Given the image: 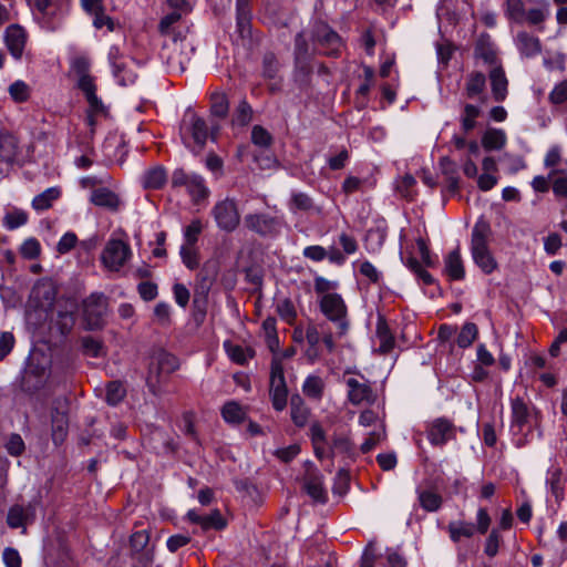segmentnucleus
Masks as SVG:
<instances>
[{"label":"nucleus","instance_id":"1","mask_svg":"<svg viewBox=\"0 0 567 567\" xmlns=\"http://www.w3.org/2000/svg\"><path fill=\"white\" fill-rule=\"evenodd\" d=\"M219 125L206 121L192 110H186L179 126L181 138L186 147L193 152H200L207 140H216Z\"/></svg>","mask_w":567,"mask_h":567},{"label":"nucleus","instance_id":"2","mask_svg":"<svg viewBox=\"0 0 567 567\" xmlns=\"http://www.w3.org/2000/svg\"><path fill=\"white\" fill-rule=\"evenodd\" d=\"M489 233L491 229L486 223H476L471 236L472 259L485 275H491L498 267L488 247Z\"/></svg>","mask_w":567,"mask_h":567},{"label":"nucleus","instance_id":"3","mask_svg":"<svg viewBox=\"0 0 567 567\" xmlns=\"http://www.w3.org/2000/svg\"><path fill=\"white\" fill-rule=\"evenodd\" d=\"M322 315L336 326L337 336L343 337L350 328L348 307L339 293H326L319 298Z\"/></svg>","mask_w":567,"mask_h":567},{"label":"nucleus","instance_id":"4","mask_svg":"<svg viewBox=\"0 0 567 567\" xmlns=\"http://www.w3.org/2000/svg\"><path fill=\"white\" fill-rule=\"evenodd\" d=\"M109 301L102 292H93L82 302V319L86 330L101 329L105 323Z\"/></svg>","mask_w":567,"mask_h":567},{"label":"nucleus","instance_id":"5","mask_svg":"<svg viewBox=\"0 0 567 567\" xmlns=\"http://www.w3.org/2000/svg\"><path fill=\"white\" fill-rule=\"evenodd\" d=\"M172 188L185 187L192 200L197 204L206 199L210 190L204 177L196 173H187L183 168H176L171 177Z\"/></svg>","mask_w":567,"mask_h":567},{"label":"nucleus","instance_id":"6","mask_svg":"<svg viewBox=\"0 0 567 567\" xmlns=\"http://www.w3.org/2000/svg\"><path fill=\"white\" fill-rule=\"evenodd\" d=\"M70 11L69 0H55L41 12L34 13V19L41 29L54 32L62 28Z\"/></svg>","mask_w":567,"mask_h":567},{"label":"nucleus","instance_id":"7","mask_svg":"<svg viewBox=\"0 0 567 567\" xmlns=\"http://www.w3.org/2000/svg\"><path fill=\"white\" fill-rule=\"evenodd\" d=\"M269 393L274 409L282 411L287 405L288 389L282 362L279 357H274L271 360Z\"/></svg>","mask_w":567,"mask_h":567},{"label":"nucleus","instance_id":"8","mask_svg":"<svg viewBox=\"0 0 567 567\" xmlns=\"http://www.w3.org/2000/svg\"><path fill=\"white\" fill-rule=\"evenodd\" d=\"M212 216L217 227L226 233L234 231L240 223L237 203L234 198L229 197L218 200L213 206Z\"/></svg>","mask_w":567,"mask_h":567},{"label":"nucleus","instance_id":"9","mask_svg":"<svg viewBox=\"0 0 567 567\" xmlns=\"http://www.w3.org/2000/svg\"><path fill=\"white\" fill-rule=\"evenodd\" d=\"M131 256L132 250L127 243L111 238L102 251L101 261L107 270L120 271Z\"/></svg>","mask_w":567,"mask_h":567},{"label":"nucleus","instance_id":"10","mask_svg":"<svg viewBox=\"0 0 567 567\" xmlns=\"http://www.w3.org/2000/svg\"><path fill=\"white\" fill-rule=\"evenodd\" d=\"M312 37L327 55H338L343 47L341 37L322 20L315 21Z\"/></svg>","mask_w":567,"mask_h":567},{"label":"nucleus","instance_id":"11","mask_svg":"<svg viewBox=\"0 0 567 567\" xmlns=\"http://www.w3.org/2000/svg\"><path fill=\"white\" fill-rule=\"evenodd\" d=\"M245 225L251 231L264 236H277L282 228V220L269 214L256 213L245 216Z\"/></svg>","mask_w":567,"mask_h":567},{"label":"nucleus","instance_id":"12","mask_svg":"<svg viewBox=\"0 0 567 567\" xmlns=\"http://www.w3.org/2000/svg\"><path fill=\"white\" fill-rule=\"evenodd\" d=\"M511 431L514 435L523 434L525 429L530 425L533 419H536L537 412L519 396L511 400Z\"/></svg>","mask_w":567,"mask_h":567},{"label":"nucleus","instance_id":"13","mask_svg":"<svg viewBox=\"0 0 567 567\" xmlns=\"http://www.w3.org/2000/svg\"><path fill=\"white\" fill-rule=\"evenodd\" d=\"M348 389V400L353 405H360L362 403H373L375 400L371 383L363 375H360V380L357 378H348L346 380Z\"/></svg>","mask_w":567,"mask_h":567},{"label":"nucleus","instance_id":"14","mask_svg":"<svg viewBox=\"0 0 567 567\" xmlns=\"http://www.w3.org/2000/svg\"><path fill=\"white\" fill-rule=\"evenodd\" d=\"M35 519V503L13 504L7 513V525L12 529L23 528Z\"/></svg>","mask_w":567,"mask_h":567},{"label":"nucleus","instance_id":"15","mask_svg":"<svg viewBox=\"0 0 567 567\" xmlns=\"http://www.w3.org/2000/svg\"><path fill=\"white\" fill-rule=\"evenodd\" d=\"M107 60L113 76L120 85L126 86L135 82L137 75L133 70H128L127 75H122V71L125 69V58L117 45L110 47Z\"/></svg>","mask_w":567,"mask_h":567},{"label":"nucleus","instance_id":"16","mask_svg":"<svg viewBox=\"0 0 567 567\" xmlns=\"http://www.w3.org/2000/svg\"><path fill=\"white\" fill-rule=\"evenodd\" d=\"M453 436L454 426L447 419H435L427 427V440L434 446L445 445Z\"/></svg>","mask_w":567,"mask_h":567},{"label":"nucleus","instance_id":"17","mask_svg":"<svg viewBox=\"0 0 567 567\" xmlns=\"http://www.w3.org/2000/svg\"><path fill=\"white\" fill-rule=\"evenodd\" d=\"M27 31L19 24H11L6 29L4 41L10 54L19 60L22 58L27 44Z\"/></svg>","mask_w":567,"mask_h":567},{"label":"nucleus","instance_id":"18","mask_svg":"<svg viewBox=\"0 0 567 567\" xmlns=\"http://www.w3.org/2000/svg\"><path fill=\"white\" fill-rule=\"evenodd\" d=\"M186 516L190 523L199 525L205 532L210 529L221 530L226 527V520L218 509L209 514H200L196 509H189Z\"/></svg>","mask_w":567,"mask_h":567},{"label":"nucleus","instance_id":"19","mask_svg":"<svg viewBox=\"0 0 567 567\" xmlns=\"http://www.w3.org/2000/svg\"><path fill=\"white\" fill-rule=\"evenodd\" d=\"M309 436L318 460L333 458L330 442L320 423L315 422L310 425Z\"/></svg>","mask_w":567,"mask_h":567},{"label":"nucleus","instance_id":"20","mask_svg":"<svg viewBox=\"0 0 567 567\" xmlns=\"http://www.w3.org/2000/svg\"><path fill=\"white\" fill-rule=\"evenodd\" d=\"M481 105L468 102H464L461 104L457 120L464 135L470 134L477 127L478 118L481 117Z\"/></svg>","mask_w":567,"mask_h":567},{"label":"nucleus","instance_id":"21","mask_svg":"<svg viewBox=\"0 0 567 567\" xmlns=\"http://www.w3.org/2000/svg\"><path fill=\"white\" fill-rule=\"evenodd\" d=\"M388 236L386 220L381 218L377 219L372 227L367 231L364 244L369 252H379Z\"/></svg>","mask_w":567,"mask_h":567},{"label":"nucleus","instance_id":"22","mask_svg":"<svg viewBox=\"0 0 567 567\" xmlns=\"http://www.w3.org/2000/svg\"><path fill=\"white\" fill-rule=\"evenodd\" d=\"M567 482V475L563 472L559 466L551 465L547 470L546 474V486L547 491L555 498V502L559 503L565 496V485Z\"/></svg>","mask_w":567,"mask_h":567},{"label":"nucleus","instance_id":"23","mask_svg":"<svg viewBox=\"0 0 567 567\" xmlns=\"http://www.w3.org/2000/svg\"><path fill=\"white\" fill-rule=\"evenodd\" d=\"M486 76L481 71H472L466 75L464 95L468 100L485 101Z\"/></svg>","mask_w":567,"mask_h":567},{"label":"nucleus","instance_id":"24","mask_svg":"<svg viewBox=\"0 0 567 567\" xmlns=\"http://www.w3.org/2000/svg\"><path fill=\"white\" fill-rule=\"evenodd\" d=\"M90 202L110 212H117L122 206L120 196L107 187L94 188L91 193Z\"/></svg>","mask_w":567,"mask_h":567},{"label":"nucleus","instance_id":"25","mask_svg":"<svg viewBox=\"0 0 567 567\" xmlns=\"http://www.w3.org/2000/svg\"><path fill=\"white\" fill-rule=\"evenodd\" d=\"M492 97L495 102H504L508 95V80L502 66H494L488 72Z\"/></svg>","mask_w":567,"mask_h":567},{"label":"nucleus","instance_id":"26","mask_svg":"<svg viewBox=\"0 0 567 567\" xmlns=\"http://www.w3.org/2000/svg\"><path fill=\"white\" fill-rule=\"evenodd\" d=\"M474 56L488 66H501L498 64L497 51L488 34L480 37L475 44Z\"/></svg>","mask_w":567,"mask_h":567},{"label":"nucleus","instance_id":"27","mask_svg":"<svg viewBox=\"0 0 567 567\" xmlns=\"http://www.w3.org/2000/svg\"><path fill=\"white\" fill-rule=\"evenodd\" d=\"M140 183L142 187L147 190L161 189L167 183V172L164 166L155 165L144 171Z\"/></svg>","mask_w":567,"mask_h":567},{"label":"nucleus","instance_id":"28","mask_svg":"<svg viewBox=\"0 0 567 567\" xmlns=\"http://www.w3.org/2000/svg\"><path fill=\"white\" fill-rule=\"evenodd\" d=\"M443 271L452 281H461L465 278V268L458 247L444 257Z\"/></svg>","mask_w":567,"mask_h":567},{"label":"nucleus","instance_id":"29","mask_svg":"<svg viewBox=\"0 0 567 567\" xmlns=\"http://www.w3.org/2000/svg\"><path fill=\"white\" fill-rule=\"evenodd\" d=\"M213 281H214V278L207 276L203 271L197 275V281H196V287L194 290L193 303H194V307L198 311H200L203 317L206 313L207 297H208V292L212 288Z\"/></svg>","mask_w":567,"mask_h":567},{"label":"nucleus","instance_id":"30","mask_svg":"<svg viewBox=\"0 0 567 567\" xmlns=\"http://www.w3.org/2000/svg\"><path fill=\"white\" fill-rule=\"evenodd\" d=\"M303 487L307 494L316 502L326 503L327 502V489L323 485V476L318 473H309L305 478Z\"/></svg>","mask_w":567,"mask_h":567},{"label":"nucleus","instance_id":"31","mask_svg":"<svg viewBox=\"0 0 567 567\" xmlns=\"http://www.w3.org/2000/svg\"><path fill=\"white\" fill-rule=\"evenodd\" d=\"M330 445L333 458L340 456L343 461H352L355 456L354 444L346 434H334Z\"/></svg>","mask_w":567,"mask_h":567},{"label":"nucleus","instance_id":"32","mask_svg":"<svg viewBox=\"0 0 567 567\" xmlns=\"http://www.w3.org/2000/svg\"><path fill=\"white\" fill-rule=\"evenodd\" d=\"M326 382L319 374H309L301 386L306 398L313 402H320L323 398Z\"/></svg>","mask_w":567,"mask_h":567},{"label":"nucleus","instance_id":"33","mask_svg":"<svg viewBox=\"0 0 567 567\" xmlns=\"http://www.w3.org/2000/svg\"><path fill=\"white\" fill-rule=\"evenodd\" d=\"M516 45L520 54L526 58L536 56L542 51L540 40L525 31L517 33Z\"/></svg>","mask_w":567,"mask_h":567},{"label":"nucleus","instance_id":"34","mask_svg":"<svg viewBox=\"0 0 567 567\" xmlns=\"http://www.w3.org/2000/svg\"><path fill=\"white\" fill-rule=\"evenodd\" d=\"M535 7L525 11L524 22L529 25H540L550 16V4L548 0H534Z\"/></svg>","mask_w":567,"mask_h":567},{"label":"nucleus","instance_id":"35","mask_svg":"<svg viewBox=\"0 0 567 567\" xmlns=\"http://www.w3.org/2000/svg\"><path fill=\"white\" fill-rule=\"evenodd\" d=\"M481 142L486 151H501L506 145L507 136L503 128L488 127L482 135Z\"/></svg>","mask_w":567,"mask_h":567},{"label":"nucleus","instance_id":"36","mask_svg":"<svg viewBox=\"0 0 567 567\" xmlns=\"http://www.w3.org/2000/svg\"><path fill=\"white\" fill-rule=\"evenodd\" d=\"M310 410L299 394H293L290 399V416L293 424L302 427L307 424Z\"/></svg>","mask_w":567,"mask_h":567},{"label":"nucleus","instance_id":"37","mask_svg":"<svg viewBox=\"0 0 567 567\" xmlns=\"http://www.w3.org/2000/svg\"><path fill=\"white\" fill-rule=\"evenodd\" d=\"M223 346L228 358L237 364L245 365L255 357V351L249 347L235 344L229 340H226Z\"/></svg>","mask_w":567,"mask_h":567},{"label":"nucleus","instance_id":"38","mask_svg":"<svg viewBox=\"0 0 567 567\" xmlns=\"http://www.w3.org/2000/svg\"><path fill=\"white\" fill-rule=\"evenodd\" d=\"M52 440L55 445L62 444L68 434L69 420L66 412L58 409L52 412Z\"/></svg>","mask_w":567,"mask_h":567},{"label":"nucleus","instance_id":"39","mask_svg":"<svg viewBox=\"0 0 567 567\" xmlns=\"http://www.w3.org/2000/svg\"><path fill=\"white\" fill-rule=\"evenodd\" d=\"M221 416L229 424H240L247 417V409L237 401H228L221 408Z\"/></svg>","mask_w":567,"mask_h":567},{"label":"nucleus","instance_id":"40","mask_svg":"<svg viewBox=\"0 0 567 567\" xmlns=\"http://www.w3.org/2000/svg\"><path fill=\"white\" fill-rule=\"evenodd\" d=\"M450 538L454 543H458L461 538H471L475 534V525L465 520H453L447 525Z\"/></svg>","mask_w":567,"mask_h":567},{"label":"nucleus","instance_id":"41","mask_svg":"<svg viewBox=\"0 0 567 567\" xmlns=\"http://www.w3.org/2000/svg\"><path fill=\"white\" fill-rule=\"evenodd\" d=\"M375 336L379 341V351L381 353H388L394 348V337L382 318L378 320Z\"/></svg>","mask_w":567,"mask_h":567},{"label":"nucleus","instance_id":"42","mask_svg":"<svg viewBox=\"0 0 567 567\" xmlns=\"http://www.w3.org/2000/svg\"><path fill=\"white\" fill-rule=\"evenodd\" d=\"M60 196L61 190L59 187H49L32 199V207L37 212L47 210Z\"/></svg>","mask_w":567,"mask_h":567},{"label":"nucleus","instance_id":"43","mask_svg":"<svg viewBox=\"0 0 567 567\" xmlns=\"http://www.w3.org/2000/svg\"><path fill=\"white\" fill-rule=\"evenodd\" d=\"M417 501L420 506L426 512H436L442 506V496L431 489H417Z\"/></svg>","mask_w":567,"mask_h":567},{"label":"nucleus","instance_id":"44","mask_svg":"<svg viewBox=\"0 0 567 567\" xmlns=\"http://www.w3.org/2000/svg\"><path fill=\"white\" fill-rule=\"evenodd\" d=\"M18 152L17 138L8 133H0V159L2 162H12Z\"/></svg>","mask_w":567,"mask_h":567},{"label":"nucleus","instance_id":"45","mask_svg":"<svg viewBox=\"0 0 567 567\" xmlns=\"http://www.w3.org/2000/svg\"><path fill=\"white\" fill-rule=\"evenodd\" d=\"M548 178L551 182L554 195L556 197H567V172L564 169H551Z\"/></svg>","mask_w":567,"mask_h":567},{"label":"nucleus","instance_id":"46","mask_svg":"<svg viewBox=\"0 0 567 567\" xmlns=\"http://www.w3.org/2000/svg\"><path fill=\"white\" fill-rule=\"evenodd\" d=\"M478 337V328L474 322H466L461 328L457 337L456 344L461 349H466L473 344Z\"/></svg>","mask_w":567,"mask_h":567},{"label":"nucleus","instance_id":"47","mask_svg":"<svg viewBox=\"0 0 567 567\" xmlns=\"http://www.w3.org/2000/svg\"><path fill=\"white\" fill-rule=\"evenodd\" d=\"M82 351L85 355L91 358H100L105 354L103 342L91 336H85L81 339Z\"/></svg>","mask_w":567,"mask_h":567},{"label":"nucleus","instance_id":"48","mask_svg":"<svg viewBox=\"0 0 567 567\" xmlns=\"http://www.w3.org/2000/svg\"><path fill=\"white\" fill-rule=\"evenodd\" d=\"M179 256L182 258L183 264L189 270H194L199 266V252L196 245H185L183 244L179 249Z\"/></svg>","mask_w":567,"mask_h":567},{"label":"nucleus","instance_id":"49","mask_svg":"<svg viewBox=\"0 0 567 567\" xmlns=\"http://www.w3.org/2000/svg\"><path fill=\"white\" fill-rule=\"evenodd\" d=\"M252 118V109L245 100L240 101L233 115V125L246 126Z\"/></svg>","mask_w":567,"mask_h":567},{"label":"nucleus","instance_id":"50","mask_svg":"<svg viewBox=\"0 0 567 567\" xmlns=\"http://www.w3.org/2000/svg\"><path fill=\"white\" fill-rule=\"evenodd\" d=\"M276 311L281 320L288 324H292L297 318L295 305L288 298H284L277 302Z\"/></svg>","mask_w":567,"mask_h":567},{"label":"nucleus","instance_id":"51","mask_svg":"<svg viewBox=\"0 0 567 567\" xmlns=\"http://www.w3.org/2000/svg\"><path fill=\"white\" fill-rule=\"evenodd\" d=\"M405 266L421 280L424 285L430 286L434 282V278L429 271H426L421 262L413 256H410L405 260Z\"/></svg>","mask_w":567,"mask_h":567},{"label":"nucleus","instance_id":"52","mask_svg":"<svg viewBox=\"0 0 567 567\" xmlns=\"http://www.w3.org/2000/svg\"><path fill=\"white\" fill-rule=\"evenodd\" d=\"M157 367L159 374H171L179 368V362L174 354L162 352L157 357Z\"/></svg>","mask_w":567,"mask_h":567},{"label":"nucleus","instance_id":"53","mask_svg":"<svg viewBox=\"0 0 567 567\" xmlns=\"http://www.w3.org/2000/svg\"><path fill=\"white\" fill-rule=\"evenodd\" d=\"M4 447L8 454L14 457L21 456L25 451L24 441L18 433H11L8 436Z\"/></svg>","mask_w":567,"mask_h":567},{"label":"nucleus","instance_id":"54","mask_svg":"<svg viewBox=\"0 0 567 567\" xmlns=\"http://www.w3.org/2000/svg\"><path fill=\"white\" fill-rule=\"evenodd\" d=\"M125 396V389L118 381H112L106 386L105 399L111 405H116Z\"/></svg>","mask_w":567,"mask_h":567},{"label":"nucleus","instance_id":"55","mask_svg":"<svg viewBox=\"0 0 567 567\" xmlns=\"http://www.w3.org/2000/svg\"><path fill=\"white\" fill-rule=\"evenodd\" d=\"M28 221V214L23 210L16 209L10 213H8L4 216L3 225L7 229L13 230L17 229Z\"/></svg>","mask_w":567,"mask_h":567},{"label":"nucleus","instance_id":"56","mask_svg":"<svg viewBox=\"0 0 567 567\" xmlns=\"http://www.w3.org/2000/svg\"><path fill=\"white\" fill-rule=\"evenodd\" d=\"M229 104L224 94L215 93L212 95L210 113L216 117H225L228 113Z\"/></svg>","mask_w":567,"mask_h":567},{"label":"nucleus","instance_id":"57","mask_svg":"<svg viewBox=\"0 0 567 567\" xmlns=\"http://www.w3.org/2000/svg\"><path fill=\"white\" fill-rule=\"evenodd\" d=\"M525 3L523 0H507L506 12L507 16L517 23H523L525 18Z\"/></svg>","mask_w":567,"mask_h":567},{"label":"nucleus","instance_id":"58","mask_svg":"<svg viewBox=\"0 0 567 567\" xmlns=\"http://www.w3.org/2000/svg\"><path fill=\"white\" fill-rule=\"evenodd\" d=\"M203 230V224L199 219H194L184 228V244L194 246L197 244L198 236Z\"/></svg>","mask_w":567,"mask_h":567},{"label":"nucleus","instance_id":"59","mask_svg":"<svg viewBox=\"0 0 567 567\" xmlns=\"http://www.w3.org/2000/svg\"><path fill=\"white\" fill-rule=\"evenodd\" d=\"M251 142L259 147H269L272 143L271 134L260 125L251 130Z\"/></svg>","mask_w":567,"mask_h":567},{"label":"nucleus","instance_id":"60","mask_svg":"<svg viewBox=\"0 0 567 567\" xmlns=\"http://www.w3.org/2000/svg\"><path fill=\"white\" fill-rule=\"evenodd\" d=\"M9 94L16 102H25L30 95L29 86L25 82L17 80L9 86Z\"/></svg>","mask_w":567,"mask_h":567},{"label":"nucleus","instance_id":"61","mask_svg":"<svg viewBox=\"0 0 567 567\" xmlns=\"http://www.w3.org/2000/svg\"><path fill=\"white\" fill-rule=\"evenodd\" d=\"M548 100L554 105L567 103V80L557 83L548 95Z\"/></svg>","mask_w":567,"mask_h":567},{"label":"nucleus","instance_id":"62","mask_svg":"<svg viewBox=\"0 0 567 567\" xmlns=\"http://www.w3.org/2000/svg\"><path fill=\"white\" fill-rule=\"evenodd\" d=\"M501 542L502 537L499 535V530L497 528H493L486 538L484 553L488 557H495L498 553Z\"/></svg>","mask_w":567,"mask_h":567},{"label":"nucleus","instance_id":"63","mask_svg":"<svg viewBox=\"0 0 567 567\" xmlns=\"http://www.w3.org/2000/svg\"><path fill=\"white\" fill-rule=\"evenodd\" d=\"M76 243H78L76 234L73 231H66L65 234L62 235V237L58 241L56 251L60 255H65V254L70 252L75 247Z\"/></svg>","mask_w":567,"mask_h":567},{"label":"nucleus","instance_id":"64","mask_svg":"<svg viewBox=\"0 0 567 567\" xmlns=\"http://www.w3.org/2000/svg\"><path fill=\"white\" fill-rule=\"evenodd\" d=\"M20 252L22 257H24L25 259L31 260L37 258L41 252V246L39 240L35 238H28L21 245Z\"/></svg>","mask_w":567,"mask_h":567}]
</instances>
